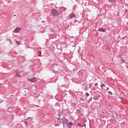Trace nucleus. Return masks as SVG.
I'll return each mask as SVG.
<instances>
[{
    "label": "nucleus",
    "instance_id": "1",
    "mask_svg": "<svg viewBox=\"0 0 128 128\" xmlns=\"http://www.w3.org/2000/svg\"><path fill=\"white\" fill-rule=\"evenodd\" d=\"M52 14L54 16H58L60 15L58 11H57V10L56 9H52Z\"/></svg>",
    "mask_w": 128,
    "mask_h": 128
},
{
    "label": "nucleus",
    "instance_id": "2",
    "mask_svg": "<svg viewBox=\"0 0 128 128\" xmlns=\"http://www.w3.org/2000/svg\"><path fill=\"white\" fill-rule=\"evenodd\" d=\"M28 80L31 82H36V77H33L32 78H29Z\"/></svg>",
    "mask_w": 128,
    "mask_h": 128
},
{
    "label": "nucleus",
    "instance_id": "3",
    "mask_svg": "<svg viewBox=\"0 0 128 128\" xmlns=\"http://www.w3.org/2000/svg\"><path fill=\"white\" fill-rule=\"evenodd\" d=\"M69 18L70 19L74 18H76V16L74 13H72L71 14H70Z\"/></svg>",
    "mask_w": 128,
    "mask_h": 128
},
{
    "label": "nucleus",
    "instance_id": "4",
    "mask_svg": "<svg viewBox=\"0 0 128 128\" xmlns=\"http://www.w3.org/2000/svg\"><path fill=\"white\" fill-rule=\"evenodd\" d=\"M72 122H70L68 124H67V128H72Z\"/></svg>",
    "mask_w": 128,
    "mask_h": 128
},
{
    "label": "nucleus",
    "instance_id": "5",
    "mask_svg": "<svg viewBox=\"0 0 128 128\" xmlns=\"http://www.w3.org/2000/svg\"><path fill=\"white\" fill-rule=\"evenodd\" d=\"M16 75L17 76H18V78H20L21 75H20V72L18 70H16Z\"/></svg>",
    "mask_w": 128,
    "mask_h": 128
},
{
    "label": "nucleus",
    "instance_id": "6",
    "mask_svg": "<svg viewBox=\"0 0 128 128\" xmlns=\"http://www.w3.org/2000/svg\"><path fill=\"white\" fill-rule=\"evenodd\" d=\"M20 28H16L14 30L15 32H20Z\"/></svg>",
    "mask_w": 128,
    "mask_h": 128
},
{
    "label": "nucleus",
    "instance_id": "7",
    "mask_svg": "<svg viewBox=\"0 0 128 128\" xmlns=\"http://www.w3.org/2000/svg\"><path fill=\"white\" fill-rule=\"evenodd\" d=\"M58 122H59V124H62V118H58Z\"/></svg>",
    "mask_w": 128,
    "mask_h": 128
},
{
    "label": "nucleus",
    "instance_id": "8",
    "mask_svg": "<svg viewBox=\"0 0 128 128\" xmlns=\"http://www.w3.org/2000/svg\"><path fill=\"white\" fill-rule=\"evenodd\" d=\"M98 30L100 32H106V30L104 29V28H100Z\"/></svg>",
    "mask_w": 128,
    "mask_h": 128
},
{
    "label": "nucleus",
    "instance_id": "9",
    "mask_svg": "<svg viewBox=\"0 0 128 128\" xmlns=\"http://www.w3.org/2000/svg\"><path fill=\"white\" fill-rule=\"evenodd\" d=\"M78 126H80L81 128H82L84 126H86V124H78Z\"/></svg>",
    "mask_w": 128,
    "mask_h": 128
},
{
    "label": "nucleus",
    "instance_id": "10",
    "mask_svg": "<svg viewBox=\"0 0 128 128\" xmlns=\"http://www.w3.org/2000/svg\"><path fill=\"white\" fill-rule=\"evenodd\" d=\"M108 2H113L114 3L116 2V0H108Z\"/></svg>",
    "mask_w": 128,
    "mask_h": 128
},
{
    "label": "nucleus",
    "instance_id": "11",
    "mask_svg": "<svg viewBox=\"0 0 128 128\" xmlns=\"http://www.w3.org/2000/svg\"><path fill=\"white\" fill-rule=\"evenodd\" d=\"M94 100H98V98L97 96H94Z\"/></svg>",
    "mask_w": 128,
    "mask_h": 128
},
{
    "label": "nucleus",
    "instance_id": "12",
    "mask_svg": "<svg viewBox=\"0 0 128 128\" xmlns=\"http://www.w3.org/2000/svg\"><path fill=\"white\" fill-rule=\"evenodd\" d=\"M104 86H106V84H100V87L102 88H104Z\"/></svg>",
    "mask_w": 128,
    "mask_h": 128
},
{
    "label": "nucleus",
    "instance_id": "13",
    "mask_svg": "<svg viewBox=\"0 0 128 128\" xmlns=\"http://www.w3.org/2000/svg\"><path fill=\"white\" fill-rule=\"evenodd\" d=\"M78 54H80V47H79L78 49Z\"/></svg>",
    "mask_w": 128,
    "mask_h": 128
},
{
    "label": "nucleus",
    "instance_id": "14",
    "mask_svg": "<svg viewBox=\"0 0 128 128\" xmlns=\"http://www.w3.org/2000/svg\"><path fill=\"white\" fill-rule=\"evenodd\" d=\"M62 112H60L58 114V116H62Z\"/></svg>",
    "mask_w": 128,
    "mask_h": 128
},
{
    "label": "nucleus",
    "instance_id": "15",
    "mask_svg": "<svg viewBox=\"0 0 128 128\" xmlns=\"http://www.w3.org/2000/svg\"><path fill=\"white\" fill-rule=\"evenodd\" d=\"M16 43L17 44H20V41H16V40H15Z\"/></svg>",
    "mask_w": 128,
    "mask_h": 128
},
{
    "label": "nucleus",
    "instance_id": "16",
    "mask_svg": "<svg viewBox=\"0 0 128 128\" xmlns=\"http://www.w3.org/2000/svg\"><path fill=\"white\" fill-rule=\"evenodd\" d=\"M108 94H111V95L112 94V92H110V91L108 92Z\"/></svg>",
    "mask_w": 128,
    "mask_h": 128
},
{
    "label": "nucleus",
    "instance_id": "17",
    "mask_svg": "<svg viewBox=\"0 0 128 128\" xmlns=\"http://www.w3.org/2000/svg\"><path fill=\"white\" fill-rule=\"evenodd\" d=\"M86 96H90V94L88 92L86 93Z\"/></svg>",
    "mask_w": 128,
    "mask_h": 128
},
{
    "label": "nucleus",
    "instance_id": "18",
    "mask_svg": "<svg viewBox=\"0 0 128 128\" xmlns=\"http://www.w3.org/2000/svg\"><path fill=\"white\" fill-rule=\"evenodd\" d=\"M6 40H8V42H10L11 40H10V38H8L6 39Z\"/></svg>",
    "mask_w": 128,
    "mask_h": 128
},
{
    "label": "nucleus",
    "instance_id": "19",
    "mask_svg": "<svg viewBox=\"0 0 128 128\" xmlns=\"http://www.w3.org/2000/svg\"><path fill=\"white\" fill-rule=\"evenodd\" d=\"M24 124H26V126H28V122H24Z\"/></svg>",
    "mask_w": 128,
    "mask_h": 128
},
{
    "label": "nucleus",
    "instance_id": "20",
    "mask_svg": "<svg viewBox=\"0 0 128 128\" xmlns=\"http://www.w3.org/2000/svg\"><path fill=\"white\" fill-rule=\"evenodd\" d=\"M63 8V10H64V12L66 11V8Z\"/></svg>",
    "mask_w": 128,
    "mask_h": 128
},
{
    "label": "nucleus",
    "instance_id": "21",
    "mask_svg": "<svg viewBox=\"0 0 128 128\" xmlns=\"http://www.w3.org/2000/svg\"><path fill=\"white\" fill-rule=\"evenodd\" d=\"M98 98H100V94H98L97 96Z\"/></svg>",
    "mask_w": 128,
    "mask_h": 128
},
{
    "label": "nucleus",
    "instance_id": "22",
    "mask_svg": "<svg viewBox=\"0 0 128 128\" xmlns=\"http://www.w3.org/2000/svg\"><path fill=\"white\" fill-rule=\"evenodd\" d=\"M28 120H32V118H29Z\"/></svg>",
    "mask_w": 128,
    "mask_h": 128
},
{
    "label": "nucleus",
    "instance_id": "23",
    "mask_svg": "<svg viewBox=\"0 0 128 128\" xmlns=\"http://www.w3.org/2000/svg\"><path fill=\"white\" fill-rule=\"evenodd\" d=\"M92 100V98L90 97V98L89 99V100Z\"/></svg>",
    "mask_w": 128,
    "mask_h": 128
},
{
    "label": "nucleus",
    "instance_id": "24",
    "mask_svg": "<svg viewBox=\"0 0 128 128\" xmlns=\"http://www.w3.org/2000/svg\"><path fill=\"white\" fill-rule=\"evenodd\" d=\"M106 90H110V88H109L108 87H107V88H106Z\"/></svg>",
    "mask_w": 128,
    "mask_h": 128
},
{
    "label": "nucleus",
    "instance_id": "25",
    "mask_svg": "<svg viewBox=\"0 0 128 128\" xmlns=\"http://www.w3.org/2000/svg\"><path fill=\"white\" fill-rule=\"evenodd\" d=\"M10 43L11 44H12V40H10Z\"/></svg>",
    "mask_w": 128,
    "mask_h": 128
},
{
    "label": "nucleus",
    "instance_id": "26",
    "mask_svg": "<svg viewBox=\"0 0 128 128\" xmlns=\"http://www.w3.org/2000/svg\"><path fill=\"white\" fill-rule=\"evenodd\" d=\"M98 86V83H96V84H94V86Z\"/></svg>",
    "mask_w": 128,
    "mask_h": 128
},
{
    "label": "nucleus",
    "instance_id": "27",
    "mask_svg": "<svg viewBox=\"0 0 128 128\" xmlns=\"http://www.w3.org/2000/svg\"><path fill=\"white\" fill-rule=\"evenodd\" d=\"M112 118H114V116H112Z\"/></svg>",
    "mask_w": 128,
    "mask_h": 128
}]
</instances>
